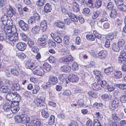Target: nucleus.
Instances as JSON below:
<instances>
[{"label":"nucleus","mask_w":126,"mask_h":126,"mask_svg":"<svg viewBox=\"0 0 126 126\" xmlns=\"http://www.w3.org/2000/svg\"><path fill=\"white\" fill-rule=\"evenodd\" d=\"M45 95L44 94H41L39 97L36 98L35 101H34L32 103L35 104L38 107L43 108L44 106Z\"/></svg>","instance_id":"f257e3e1"},{"label":"nucleus","mask_w":126,"mask_h":126,"mask_svg":"<svg viewBox=\"0 0 126 126\" xmlns=\"http://www.w3.org/2000/svg\"><path fill=\"white\" fill-rule=\"evenodd\" d=\"M5 37L6 40H9L11 41L15 42L18 40V34L16 32H12L10 34L7 35V36Z\"/></svg>","instance_id":"f03ea898"},{"label":"nucleus","mask_w":126,"mask_h":126,"mask_svg":"<svg viewBox=\"0 0 126 126\" xmlns=\"http://www.w3.org/2000/svg\"><path fill=\"white\" fill-rule=\"evenodd\" d=\"M5 34V36H7V35H10L12 32H16V30L15 27H13L12 26L6 25L4 30Z\"/></svg>","instance_id":"7ed1b4c3"},{"label":"nucleus","mask_w":126,"mask_h":126,"mask_svg":"<svg viewBox=\"0 0 126 126\" xmlns=\"http://www.w3.org/2000/svg\"><path fill=\"white\" fill-rule=\"evenodd\" d=\"M18 24L19 27L24 31H26L28 30L29 26L23 20H21L18 21Z\"/></svg>","instance_id":"20e7f679"},{"label":"nucleus","mask_w":126,"mask_h":126,"mask_svg":"<svg viewBox=\"0 0 126 126\" xmlns=\"http://www.w3.org/2000/svg\"><path fill=\"white\" fill-rule=\"evenodd\" d=\"M119 101L118 99L116 97L114 98L111 101V105L110 107V108L113 110L117 108L119 106Z\"/></svg>","instance_id":"39448f33"},{"label":"nucleus","mask_w":126,"mask_h":126,"mask_svg":"<svg viewBox=\"0 0 126 126\" xmlns=\"http://www.w3.org/2000/svg\"><path fill=\"white\" fill-rule=\"evenodd\" d=\"M120 116H117L116 112H113L112 113L111 118L114 120L116 121H120L121 119L124 117V115L123 112H121L119 114Z\"/></svg>","instance_id":"423d86ee"},{"label":"nucleus","mask_w":126,"mask_h":126,"mask_svg":"<svg viewBox=\"0 0 126 126\" xmlns=\"http://www.w3.org/2000/svg\"><path fill=\"white\" fill-rule=\"evenodd\" d=\"M9 7L6 10V13L7 15L10 17H12L13 15L16 16V13L15 10L10 5H9Z\"/></svg>","instance_id":"0eeeda50"},{"label":"nucleus","mask_w":126,"mask_h":126,"mask_svg":"<svg viewBox=\"0 0 126 126\" xmlns=\"http://www.w3.org/2000/svg\"><path fill=\"white\" fill-rule=\"evenodd\" d=\"M68 77L69 79L72 82H77L79 80V78L78 76L73 73L70 74Z\"/></svg>","instance_id":"6e6552de"},{"label":"nucleus","mask_w":126,"mask_h":126,"mask_svg":"<svg viewBox=\"0 0 126 126\" xmlns=\"http://www.w3.org/2000/svg\"><path fill=\"white\" fill-rule=\"evenodd\" d=\"M26 45L25 43L19 42L16 45V47L19 50L21 51H24L26 49Z\"/></svg>","instance_id":"1a4fd4ad"},{"label":"nucleus","mask_w":126,"mask_h":126,"mask_svg":"<svg viewBox=\"0 0 126 126\" xmlns=\"http://www.w3.org/2000/svg\"><path fill=\"white\" fill-rule=\"evenodd\" d=\"M67 14L68 16L70 18L71 21L75 22H77L79 19V18L75 15L70 12H69L67 13Z\"/></svg>","instance_id":"9d476101"},{"label":"nucleus","mask_w":126,"mask_h":126,"mask_svg":"<svg viewBox=\"0 0 126 126\" xmlns=\"http://www.w3.org/2000/svg\"><path fill=\"white\" fill-rule=\"evenodd\" d=\"M40 25L41 29L43 32H45L47 30V23L46 20H45L42 21L40 23Z\"/></svg>","instance_id":"9b49d317"},{"label":"nucleus","mask_w":126,"mask_h":126,"mask_svg":"<svg viewBox=\"0 0 126 126\" xmlns=\"http://www.w3.org/2000/svg\"><path fill=\"white\" fill-rule=\"evenodd\" d=\"M107 54V52L105 50L100 51L98 53V57L100 59L103 60L106 57Z\"/></svg>","instance_id":"f8f14e48"},{"label":"nucleus","mask_w":126,"mask_h":126,"mask_svg":"<svg viewBox=\"0 0 126 126\" xmlns=\"http://www.w3.org/2000/svg\"><path fill=\"white\" fill-rule=\"evenodd\" d=\"M117 44L118 46L120 47L121 49H123L125 48V40L122 38H120L118 39Z\"/></svg>","instance_id":"ddd939ff"},{"label":"nucleus","mask_w":126,"mask_h":126,"mask_svg":"<svg viewBox=\"0 0 126 126\" xmlns=\"http://www.w3.org/2000/svg\"><path fill=\"white\" fill-rule=\"evenodd\" d=\"M72 4L73 5L72 9L73 11L77 12L79 11V5L76 1H73Z\"/></svg>","instance_id":"4468645a"},{"label":"nucleus","mask_w":126,"mask_h":126,"mask_svg":"<svg viewBox=\"0 0 126 126\" xmlns=\"http://www.w3.org/2000/svg\"><path fill=\"white\" fill-rule=\"evenodd\" d=\"M11 93L12 95V99L13 100L15 99L18 100H20L21 97L19 94L16 92L13 93L12 92H11Z\"/></svg>","instance_id":"2eb2a0df"},{"label":"nucleus","mask_w":126,"mask_h":126,"mask_svg":"<svg viewBox=\"0 0 126 126\" xmlns=\"http://www.w3.org/2000/svg\"><path fill=\"white\" fill-rule=\"evenodd\" d=\"M113 68L112 67H109L105 68L104 70L105 73L107 75L111 76V74L112 73Z\"/></svg>","instance_id":"dca6fc26"},{"label":"nucleus","mask_w":126,"mask_h":126,"mask_svg":"<svg viewBox=\"0 0 126 126\" xmlns=\"http://www.w3.org/2000/svg\"><path fill=\"white\" fill-rule=\"evenodd\" d=\"M21 117L22 118L21 123L26 124L30 121V118L27 115H22Z\"/></svg>","instance_id":"f3484780"},{"label":"nucleus","mask_w":126,"mask_h":126,"mask_svg":"<svg viewBox=\"0 0 126 126\" xmlns=\"http://www.w3.org/2000/svg\"><path fill=\"white\" fill-rule=\"evenodd\" d=\"M55 25L57 27L61 29L65 27L64 23L60 20L56 21Z\"/></svg>","instance_id":"a211bd4d"},{"label":"nucleus","mask_w":126,"mask_h":126,"mask_svg":"<svg viewBox=\"0 0 126 126\" xmlns=\"http://www.w3.org/2000/svg\"><path fill=\"white\" fill-rule=\"evenodd\" d=\"M39 45L43 47H45L47 44V40L38 39L37 41Z\"/></svg>","instance_id":"6ab92c4d"},{"label":"nucleus","mask_w":126,"mask_h":126,"mask_svg":"<svg viewBox=\"0 0 126 126\" xmlns=\"http://www.w3.org/2000/svg\"><path fill=\"white\" fill-rule=\"evenodd\" d=\"M51 5L48 3H47L44 7V11L45 12L48 13L51 12L52 9Z\"/></svg>","instance_id":"aec40b11"},{"label":"nucleus","mask_w":126,"mask_h":126,"mask_svg":"<svg viewBox=\"0 0 126 126\" xmlns=\"http://www.w3.org/2000/svg\"><path fill=\"white\" fill-rule=\"evenodd\" d=\"M48 82L51 84H54L58 82V79L55 77H53L49 79Z\"/></svg>","instance_id":"412c9836"},{"label":"nucleus","mask_w":126,"mask_h":126,"mask_svg":"<svg viewBox=\"0 0 126 126\" xmlns=\"http://www.w3.org/2000/svg\"><path fill=\"white\" fill-rule=\"evenodd\" d=\"M12 89L16 91L19 90L20 89L19 84L18 83H13L12 84Z\"/></svg>","instance_id":"4be33fe9"},{"label":"nucleus","mask_w":126,"mask_h":126,"mask_svg":"<svg viewBox=\"0 0 126 126\" xmlns=\"http://www.w3.org/2000/svg\"><path fill=\"white\" fill-rule=\"evenodd\" d=\"M98 84L100 86H101L103 88L105 89H107V87L108 84L105 81H98Z\"/></svg>","instance_id":"5701e85b"},{"label":"nucleus","mask_w":126,"mask_h":126,"mask_svg":"<svg viewBox=\"0 0 126 126\" xmlns=\"http://www.w3.org/2000/svg\"><path fill=\"white\" fill-rule=\"evenodd\" d=\"M70 36L66 35L63 37V41L64 44L66 45H68L69 43V40Z\"/></svg>","instance_id":"b1692460"},{"label":"nucleus","mask_w":126,"mask_h":126,"mask_svg":"<svg viewBox=\"0 0 126 126\" xmlns=\"http://www.w3.org/2000/svg\"><path fill=\"white\" fill-rule=\"evenodd\" d=\"M116 36V33H110L107 35L106 38L108 40H111L115 38Z\"/></svg>","instance_id":"393cba45"},{"label":"nucleus","mask_w":126,"mask_h":126,"mask_svg":"<svg viewBox=\"0 0 126 126\" xmlns=\"http://www.w3.org/2000/svg\"><path fill=\"white\" fill-rule=\"evenodd\" d=\"M40 27L38 26H36L32 28L31 32L34 34L38 33L40 31Z\"/></svg>","instance_id":"a878e982"},{"label":"nucleus","mask_w":126,"mask_h":126,"mask_svg":"<svg viewBox=\"0 0 126 126\" xmlns=\"http://www.w3.org/2000/svg\"><path fill=\"white\" fill-rule=\"evenodd\" d=\"M61 70L63 72H68L70 71L71 70V67L69 66H63L61 67Z\"/></svg>","instance_id":"bb28decb"},{"label":"nucleus","mask_w":126,"mask_h":126,"mask_svg":"<svg viewBox=\"0 0 126 126\" xmlns=\"http://www.w3.org/2000/svg\"><path fill=\"white\" fill-rule=\"evenodd\" d=\"M108 20V18L105 17H102L99 22L97 23V25L99 27H101L103 25L102 23L105 21H107Z\"/></svg>","instance_id":"cd10ccee"},{"label":"nucleus","mask_w":126,"mask_h":126,"mask_svg":"<svg viewBox=\"0 0 126 126\" xmlns=\"http://www.w3.org/2000/svg\"><path fill=\"white\" fill-rule=\"evenodd\" d=\"M118 62L124 65H126V59L125 57H119L118 58Z\"/></svg>","instance_id":"c85d7f7f"},{"label":"nucleus","mask_w":126,"mask_h":126,"mask_svg":"<svg viewBox=\"0 0 126 126\" xmlns=\"http://www.w3.org/2000/svg\"><path fill=\"white\" fill-rule=\"evenodd\" d=\"M112 49L114 51L116 52L119 51V50L121 49L119 46L117 45L116 44L113 43L112 45Z\"/></svg>","instance_id":"c756f323"},{"label":"nucleus","mask_w":126,"mask_h":126,"mask_svg":"<svg viewBox=\"0 0 126 126\" xmlns=\"http://www.w3.org/2000/svg\"><path fill=\"white\" fill-rule=\"evenodd\" d=\"M118 8L119 10L123 12H126V5L123 3L119 5L118 6Z\"/></svg>","instance_id":"7c9ffc66"},{"label":"nucleus","mask_w":126,"mask_h":126,"mask_svg":"<svg viewBox=\"0 0 126 126\" xmlns=\"http://www.w3.org/2000/svg\"><path fill=\"white\" fill-rule=\"evenodd\" d=\"M110 15V17L112 18L113 19L115 18L117 16V13L116 10L115 9L112 10Z\"/></svg>","instance_id":"2f4dec72"},{"label":"nucleus","mask_w":126,"mask_h":126,"mask_svg":"<svg viewBox=\"0 0 126 126\" xmlns=\"http://www.w3.org/2000/svg\"><path fill=\"white\" fill-rule=\"evenodd\" d=\"M19 110V107L15 106H13V105L11 104V110L12 112L13 113H16Z\"/></svg>","instance_id":"473e14b6"},{"label":"nucleus","mask_w":126,"mask_h":126,"mask_svg":"<svg viewBox=\"0 0 126 126\" xmlns=\"http://www.w3.org/2000/svg\"><path fill=\"white\" fill-rule=\"evenodd\" d=\"M11 74L14 76H17L19 74V72L16 68H12L10 70Z\"/></svg>","instance_id":"72a5a7b5"},{"label":"nucleus","mask_w":126,"mask_h":126,"mask_svg":"<svg viewBox=\"0 0 126 126\" xmlns=\"http://www.w3.org/2000/svg\"><path fill=\"white\" fill-rule=\"evenodd\" d=\"M0 90L3 93H9L10 91V90L7 87L2 86L0 88Z\"/></svg>","instance_id":"f704fd0d"},{"label":"nucleus","mask_w":126,"mask_h":126,"mask_svg":"<svg viewBox=\"0 0 126 126\" xmlns=\"http://www.w3.org/2000/svg\"><path fill=\"white\" fill-rule=\"evenodd\" d=\"M116 79H119L121 78L122 76L121 72L119 71H114L113 73Z\"/></svg>","instance_id":"c9c22d12"},{"label":"nucleus","mask_w":126,"mask_h":126,"mask_svg":"<svg viewBox=\"0 0 126 126\" xmlns=\"http://www.w3.org/2000/svg\"><path fill=\"white\" fill-rule=\"evenodd\" d=\"M11 105H10V104L7 103H5L3 106V109L6 111H8L11 109Z\"/></svg>","instance_id":"e433bc0d"},{"label":"nucleus","mask_w":126,"mask_h":126,"mask_svg":"<svg viewBox=\"0 0 126 126\" xmlns=\"http://www.w3.org/2000/svg\"><path fill=\"white\" fill-rule=\"evenodd\" d=\"M43 68L47 71H49L51 69V65L47 63H45L43 65Z\"/></svg>","instance_id":"4c0bfd02"},{"label":"nucleus","mask_w":126,"mask_h":126,"mask_svg":"<svg viewBox=\"0 0 126 126\" xmlns=\"http://www.w3.org/2000/svg\"><path fill=\"white\" fill-rule=\"evenodd\" d=\"M41 114L42 117L45 118H47L49 116V114L47 109L43 110L41 112Z\"/></svg>","instance_id":"58836bf2"},{"label":"nucleus","mask_w":126,"mask_h":126,"mask_svg":"<svg viewBox=\"0 0 126 126\" xmlns=\"http://www.w3.org/2000/svg\"><path fill=\"white\" fill-rule=\"evenodd\" d=\"M115 86L117 87L121 90L126 89V84H115Z\"/></svg>","instance_id":"ea45409f"},{"label":"nucleus","mask_w":126,"mask_h":126,"mask_svg":"<svg viewBox=\"0 0 126 126\" xmlns=\"http://www.w3.org/2000/svg\"><path fill=\"white\" fill-rule=\"evenodd\" d=\"M100 15V11L98 10L94 11L93 13L92 17L94 19L97 18Z\"/></svg>","instance_id":"a19ab883"},{"label":"nucleus","mask_w":126,"mask_h":126,"mask_svg":"<svg viewBox=\"0 0 126 126\" xmlns=\"http://www.w3.org/2000/svg\"><path fill=\"white\" fill-rule=\"evenodd\" d=\"M55 119L54 115H51L49 119L48 123L50 125H53L55 122Z\"/></svg>","instance_id":"79ce46f5"},{"label":"nucleus","mask_w":126,"mask_h":126,"mask_svg":"<svg viewBox=\"0 0 126 126\" xmlns=\"http://www.w3.org/2000/svg\"><path fill=\"white\" fill-rule=\"evenodd\" d=\"M22 118L21 115H16L14 117L15 122L16 123H21Z\"/></svg>","instance_id":"37998d69"},{"label":"nucleus","mask_w":126,"mask_h":126,"mask_svg":"<svg viewBox=\"0 0 126 126\" xmlns=\"http://www.w3.org/2000/svg\"><path fill=\"white\" fill-rule=\"evenodd\" d=\"M92 88L93 90L96 91H97L99 89L100 90L101 89L100 88L99 85L98 84H97L96 83L92 84Z\"/></svg>","instance_id":"c03bdc74"},{"label":"nucleus","mask_w":126,"mask_h":126,"mask_svg":"<svg viewBox=\"0 0 126 126\" xmlns=\"http://www.w3.org/2000/svg\"><path fill=\"white\" fill-rule=\"evenodd\" d=\"M77 105L80 107H83L85 106L84 100L82 99H78L77 101Z\"/></svg>","instance_id":"a18cd8bd"},{"label":"nucleus","mask_w":126,"mask_h":126,"mask_svg":"<svg viewBox=\"0 0 126 126\" xmlns=\"http://www.w3.org/2000/svg\"><path fill=\"white\" fill-rule=\"evenodd\" d=\"M47 43L48 46L50 47H55L56 46V43L51 40H49Z\"/></svg>","instance_id":"49530a36"},{"label":"nucleus","mask_w":126,"mask_h":126,"mask_svg":"<svg viewBox=\"0 0 126 126\" xmlns=\"http://www.w3.org/2000/svg\"><path fill=\"white\" fill-rule=\"evenodd\" d=\"M40 89V87L38 85H35L33 90L32 93L34 94H37V93L39 91Z\"/></svg>","instance_id":"de8ad7c7"},{"label":"nucleus","mask_w":126,"mask_h":126,"mask_svg":"<svg viewBox=\"0 0 126 126\" xmlns=\"http://www.w3.org/2000/svg\"><path fill=\"white\" fill-rule=\"evenodd\" d=\"M67 78L66 75L65 74H62L59 76V78L60 81L64 82Z\"/></svg>","instance_id":"09e8293b"},{"label":"nucleus","mask_w":126,"mask_h":126,"mask_svg":"<svg viewBox=\"0 0 126 126\" xmlns=\"http://www.w3.org/2000/svg\"><path fill=\"white\" fill-rule=\"evenodd\" d=\"M86 37L88 40L93 41L95 40V36L92 34H88L86 35Z\"/></svg>","instance_id":"8fccbe9b"},{"label":"nucleus","mask_w":126,"mask_h":126,"mask_svg":"<svg viewBox=\"0 0 126 126\" xmlns=\"http://www.w3.org/2000/svg\"><path fill=\"white\" fill-rule=\"evenodd\" d=\"M103 106V105L101 103H98L97 102L95 103L93 105V106L99 109H101L102 108Z\"/></svg>","instance_id":"3c124183"},{"label":"nucleus","mask_w":126,"mask_h":126,"mask_svg":"<svg viewBox=\"0 0 126 126\" xmlns=\"http://www.w3.org/2000/svg\"><path fill=\"white\" fill-rule=\"evenodd\" d=\"M8 17L6 15L3 16L1 18V20L2 22H4L5 24H6L8 20Z\"/></svg>","instance_id":"603ef678"},{"label":"nucleus","mask_w":126,"mask_h":126,"mask_svg":"<svg viewBox=\"0 0 126 126\" xmlns=\"http://www.w3.org/2000/svg\"><path fill=\"white\" fill-rule=\"evenodd\" d=\"M32 70H33V73L34 74L39 76L42 75V72L40 70H35L34 68Z\"/></svg>","instance_id":"864d4df0"},{"label":"nucleus","mask_w":126,"mask_h":126,"mask_svg":"<svg viewBox=\"0 0 126 126\" xmlns=\"http://www.w3.org/2000/svg\"><path fill=\"white\" fill-rule=\"evenodd\" d=\"M35 21V20L33 16L30 17L28 20V24H34Z\"/></svg>","instance_id":"5fc2aeb1"},{"label":"nucleus","mask_w":126,"mask_h":126,"mask_svg":"<svg viewBox=\"0 0 126 126\" xmlns=\"http://www.w3.org/2000/svg\"><path fill=\"white\" fill-rule=\"evenodd\" d=\"M16 55L19 58L21 59H23L26 57L25 54L21 52L17 53Z\"/></svg>","instance_id":"6e6d98bb"},{"label":"nucleus","mask_w":126,"mask_h":126,"mask_svg":"<svg viewBox=\"0 0 126 126\" xmlns=\"http://www.w3.org/2000/svg\"><path fill=\"white\" fill-rule=\"evenodd\" d=\"M114 6V4L112 2H109L107 4V8L108 10H111L113 8Z\"/></svg>","instance_id":"4d7b16f0"},{"label":"nucleus","mask_w":126,"mask_h":126,"mask_svg":"<svg viewBox=\"0 0 126 126\" xmlns=\"http://www.w3.org/2000/svg\"><path fill=\"white\" fill-rule=\"evenodd\" d=\"M72 69L74 71H76L79 68V66L76 63H74L72 64Z\"/></svg>","instance_id":"13d9d810"},{"label":"nucleus","mask_w":126,"mask_h":126,"mask_svg":"<svg viewBox=\"0 0 126 126\" xmlns=\"http://www.w3.org/2000/svg\"><path fill=\"white\" fill-rule=\"evenodd\" d=\"M20 35L21 39L25 41H27L28 39L27 36L25 34L23 33H20Z\"/></svg>","instance_id":"bf43d9fd"},{"label":"nucleus","mask_w":126,"mask_h":126,"mask_svg":"<svg viewBox=\"0 0 126 126\" xmlns=\"http://www.w3.org/2000/svg\"><path fill=\"white\" fill-rule=\"evenodd\" d=\"M27 44L28 46L31 48L32 47L34 46V44L33 42L31 39H28Z\"/></svg>","instance_id":"052dcab7"},{"label":"nucleus","mask_w":126,"mask_h":126,"mask_svg":"<svg viewBox=\"0 0 126 126\" xmlns=\"http://www.w3.org/2000/svg\"><path fill=\"white\" fill-rule=\"evenodd\" d=\"M25 67L26 68L28 69H30L31 70H32V68L34 67V65L32 64L29 63H27L26 64Z\"/></svg>","instance_id":"680f3d73"},{"label":"nucleus","mask_w":126,"mask_h":126,"mask_svg":"<svg viewBox=\"0 0 126 126\" xmlns=\"http://www.w3.org/2000/svg\"><path fill=\"white\" fill-rule=\"evenodd\" d=\"M45 2V0H39L36 2V5L40 6L43 5Z\"/></svg>","instance_id":"e2e57ef3"},{"label":"nucleus","mask_w":126,"mask_h":126,"mask_svg":"<svg viewBox=\"0 0 126 126\" xmlns=\"http://www.w3.org/2000/svg\"><path fill=\"white\" fill-rule=\"evenodd\" d=\"M33 16L34 18V19L35 20L39 21L40 19V15L36 12H34V14Z\"/></svg>","instance_id":"0e129e2a"},{"label":"nucleus","mask_w":126,"mask_h":126,"mask_svg":"<svg viewBox=\"0 0 126 126\" xmlns=\"http://www.w3.org/2000/svg\"><path fill=\"white\" fill-rule=\"evenodd\" d=\"M48 60L50 63H54L56 62V59L53 57L50 56Z\"/></svg>","instance_id":"69168bd1"},{"label":"nucleus","mask_w":126,"mask_h":126,"mask_svg":"<svg viewBox=\"0 0 126 126\" xmlns=\"http://www.w3.org/2000/svg\"><path fill=\"white\" fill-rule=\"evenodd\" d=\"M94 122L93 126H102L97 119H95L94 120Z\"/></svg>","instance_id":"338daca9"},{"label":"nucleus","mask_w":126,"mask_h":126,"mask_svg":"<svg viewBox=\"0 0 126 126\" xmlns=\"http://www.w3.org/2000/svg\"><path fill=\"white\" fill-rule=\"evenodd\" d=\"M68 126H78V125L77 122L72 120L71 121Z\"/></svg>","instance_id":"774afa93"}]
</instances>
